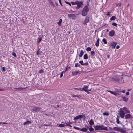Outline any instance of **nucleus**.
Listing matches in <instances>:
<instances>
[{
	"label": "nucleus",
	"instance_id": "nucleus-1",
	"mask_svg": "<svg viewBox=\"0 0 133 133\" xmlns=\"http://www.w3.org/2000/svg\"><path fill=\"white\" fill-rule=\"evenodd\" d=\"M121 75L120 72H118L115 76L112 77H107V78L108 81H112L122 83L124 82V80Z\"/></svg>",
	"mask_w": 133,
	"mask_h": 133
},
{
	"label": "nucleus",
	"instance_id": "nucleus-2",
	"mask_svg": "<svg viewBox=\"0 0 133 133\" xmlns=\"http://www.w3.org/2000/svg\"><path fill=\"white\" fill-rule=\"evenodd\" d=\"M89 5L84 6L81 15L83 16H86L89 10V8L88 7Z\"/></svg>",
	"mask_w": 133,
	"mask_h": 133
},
{
	"label": "nucleus",
	"instance_id": "nucleus-3",
	"mask_svg": "<svg viewBox=\"0 0 133 133\" xmlns=\"http://www.w3.org/2000/svg\"><path fill=\"white\" fill-rule=\"evenodd\" d=\"M124 127L121 128L120 127H115L113 128V130L115 131H119L121 133H125L126 131L124 130Z\"/></svg>",
	"mask_w": 133,
	"mask_h": 133
},
{
	"label": "nucleus",
	"instance_id": "nucleus-4",
	"mask_svg": "<svg viewBox=\"0 0 133 133\" xmlns=\"http://www.w3.org/2000/svg\"><path fill=\"white\" fill-rule=\"evenodd\" d=\"M94 128L95 130H108L107 127H104L103 125H102L101 126H95L94 127Z\"/></svg>",
	"mask_w": 133,
	"mask_h": 133
},
{
	"label": "nucleus",
	"instance_id": "nucleus-5",
	"mask_svg": "<svg viewBox=\"0 0 133 133\" xmlns=\"http://www.w3.org/2000/svg\"><path fill=\"white\" fill-rule=\"evenodd\" d=\"M119 112L121 118H123L125 115L124 112L122 110H121L120 109Z\"/></svg>",
	"mask_w": 133,
	"mask_h": 133
},
{
	"label": "nucleus",
	"instance_id": "nucleus-6",
	"mask_svg": "<svg viewBox=\"0 0 133 133\" xmlns=\"http://www.w3.org/2000/svg\"><path fill=\"white\" fill-rule=\"evenodd\" d=\"M68 16L70 18H72L74 19H76V17L75 15L74 14H69L68 15Z\"/></svg>",
	"mask_w": 133,
	"mask_h": 133
},
{
	"label": "nucleus",
	"instance_id": "nucleus-7",
	"mask_svg": "<svg viewBox=\"0 0 133 133\" xmlns=\"http://www.w3.org/2000/svg\"><path fill=\"white\" fill-rule=\"evenodd\" d=\"M76 4L77 6L81 7L83 5V1H76Z\"/></svg>",
	"mask_w": 133,
	"mask_h": 133
},
{
	"label": "nucleus",
	"instance_id": "nucleus-8",
	"mask_svg": "<svg viewBox=\"0 0 133 133\" xmlns=\"http://www.w3.org/2000/svg\"><path fill=\"white\" fill-rule=\"evenodd\" d=\"M81 72L79 70L77 71H73L72 73V76H76L77 75L80 74L81 73Z\"/></svg>",
	"mask_w": 133,
	"mask_h": 133
},
{
	"label": "nucleus",
	"instance_id": "nucleus-9",
	"mask_svg": "<svg viewBox=\"0 0 133 133\" xmlns=\"http://www.w3.org/2000/svg\"><path fill=\"white\" fill-rule=\"evenodd\" d=\"M115 33V31L114 30H111L109 33V36L110 37H112L114 36Z\"/></svg>",
	"mask_w": 133,
	"mask_h": 133
},
{
	"label": "nucleus",
	"instance_id": "nucleus-10",
	"mask_svg": "<svg viewBox=\"0 0 133 133\" xmlns=\"http://www.w3.org/2000/svg\"><path fill=\"white\" fill-rule=\"evenodd\" d=\"M89 16H87L85 18V19L83 22V24H85L89 22Z\"/></svg>",
	"mask_w": 133,
	"mask_h": 133
},
{
	"label": "nucleus",
	"instance_id": "nucleus-11",
	"mask_svg": "<svg viewBox=\"0 0 133 133\" xmlns=\"http://www.w3.org/2000/svg\"><path fill=\"white\" fill-rule=\"evenodd\" d=\"M83 116L82 115H79L75 117L74 118V120H76L79 119L81 118H82L83 117Z\"/></svg>",
	"mask_w": 133,
	"mask_h": 133
},
{
	"label": "nucleus",
	"instance_id": "nucleus-12",
	"mask_svg": "<svg viewBox=\"0 0 133 133\" xmlns=\"http://www.w3.org/2000/svg\"><path fill=\"white\" fill-rule=\"evenodd\" d=\"M123 110L126 113H130V111L129 109L127 108L126 107H124L122 108Z\"/></svg>",
	"mask_w": 133,
	"mask_h": 133
},
{
	"label": "nucleus",
	"instance_id": "nucleus-13",
	"mask_svg": "<svg viewBox=\"0 0 133 133\" xmlns=\"http://www.w3.org/2000/svg\"><path fill=\"white\" fill-rule=\"evenodd\" d=\"M35 52L36 55H38V56L42 55L43 54L42 51H40L39 50H38L37 51Z\"/></svg>",
	"mask_w": 133,
	"mask_h": 133
},
{
	"label": "nucleus",
	"instance_id": "nucleus-14",
	"mask_svg": "<svg viewBox=\"0 0 133 133\" xmlns=\"http://www.w3.org/2000/svg\"><path fill=\"white\" fill-rule=\"evenodd\" d=\"M125 117V119H128L130 118H132V116L130 114H127L126 115Z\"/></svg>",
	"mask_w": 133,
	"mask_h": 133
},
{
	"label": "nucleus",
	"instance_id": "nucleus-15",
	"mask_svg": "<svg viewBox=\"0 0 133 133\" xmlns=\"http://www.w3.org/2000/svg\"><path fill=\"white\" fill-rule=\"evenodd\" d=\"M79 63L82 65H87L88 64V63L87 62L85 63H84L83 61L82 60L80 61Z\"/></svg>",
	"mask_w": 133,
	"mask_h": 133
},
{
	"label": "nucleus",
	"instance_id": "nucleus-16",
	"mask_svg": "<svg viewBox=\"0 0 133 133\" xmlns=\"http://www.w3.org/2000/svg\"><path fill=\"white\" fill-rule=\"evenodd\" d=\"M88 88V86L87 85H84L83 86V90L84 91L86 92L87 93H89V92L87 91V90L88 89H87V88Z\"/></svg>",
	"mask_w": 133,
	"mask_h": 133
},
{
	"label": "nucleus",
	"instance_id": "nucleus-17",
	"mask_svg": "<svg viewBox=\"0 0 133 133\" xmlns=\"http://www.w3.org/2000/svg\"><path fill=\"white\" fill-rule=\"evenodd\" d=\"M100 39L98 38L95 44L96 46L97 47H98L99 45V41Z\"/></svg>",
	"mask_w": 133,
	"mask_h": 133
},
{
	"label": "nucleus",
	"instance_id": "nucleus-18",
	"mask_svg": "<svg viewBox=\"0 0 133 133\" xmlns=\"http://www.w3.org/2000/svg\"><path fill=\"white\" fill-rule=\"evenodd\" d=\"M40 109V108L39 107H36L32 109V110L34 111H39Z\"/></svg>",
	"mask_w": 133,
	"mask_h": 133
},
{
	"label": "nucleus",
	"instance_id": "nucleus-19",
	"mask_svg": "<svg viewBox=\"0 0 133 133\" xmlns=\"http://www.w3.org/2000/svg\"><path fill=\"white\" fill-rule=\"evenodd\" d=\"M50 5L51 6H53L54 7L55 6V5L53 3L52 1L51 0H48Z\"/></svg>",
	"mask_w": 133,
	"mask_h": 133
},
{
	"label": "nucleus",
	"instance_id": "nucleus-20",
	"mask_svg": "<svg viewBox=\"0 0 133 133\" xmlns=\"http://www.w3.org/2000/svg\"><path fill=\"white\" fill-rule=\"evenodd\" d=\"M31 122L30 121H27L26 122H25L23 123V125H25L26 124H31Z\"/></svg>",
	"mask_w": 133,
	"mask_h": 133
},
{
	"label": "nucleus",
	"instance_id": "nucleus-21",
	"mask_svg": "<svg viewBox=\"0 0 133 133\" xmlns=\"http://www.w3.org/2000/svg\"><path fill=\"white\" fill-rule=\"evenodd\" d=\"M123 100L127 102L128 100V98L124 96L122 97Z\"/></svg>",
	"mask_w": 133,
	"mask_h": 133
},
{
	"label": "nucleus",
	"instance_id": "nucleus-22",
	"mask_svg": "<svg viewBox=\"0 0 133 133\" xmlns=\"http://www.w3.org/2000/svg\"><path fill=\"white\" fill-rule=\"evenodd\" d=\"M87 129L86 128H83L80 129V130L81 131L84 132L87 131Z\"/></svg>",
	"mask_w": 133,
	"mask_h": 133
},
{
	"label": "nucleus",
	"instance_id": "nucleus-23",
	"mask_svg": "<svg viewBox=\"0 0 133 133\" xmlns=\"http://www.w3.org/2000/svg\"><path fill=\"white\" fill-rule=\"evenodd\" d=\"M84 54V52L83 50H81L80 51V54L79 55V56L80 57H82L83 54Z\"/></svg>",
	"mask_w": 133,
	"mask_h": 133
},
{
	"label": "nucleus",
	"instance_id": "nucleus-24",
	"mask_svg": "<svg viewBox=\"0 0 133 133\" xmlns=\"http://www.w3.org/2000/svg\"><path fill=\"white\" fill-rule=\"evenodd\" d=\"M119 117L118 116L116 118V122L117 124H120V121H119Z\"/></svg>",
	"mask_w": 133,
	"mask_h": 133
},
{
	"label": "nucleus",
	"instance_id": "nucleus-25",
	"mask_svg": "<svg viewBox=\"0 0 133 133\" xmlns=\"http://www.w3.org/2000/svg\"><path fill=\"white\" fill-rule=\"evenodd\" d=\"M89 124L91 125H93L94 124L93 120L92 119H91L89 122Z\"/></svg>",
	"mask_w": 133,
	"mask_h": 133
},
{
	"label": "nucleus",
	"instance_id": "nucleus-26",
	"mask_svg": "<svg viewBox=\"0 0 133 133\" xmlns=\"http://www.w3.org/2000/svg\"><path fill=\"white\" fill-rule=\"evenodd\" d=\"M117 43L116 42H112L111 43L112 45L113 46L114 48H115L117 44Z\"/></svg>",
	"mask_w": 133,
	"mask_h": 133
},
{
	"label": "nucleus",
	"instance_id": "nucleus-27",
	"mask_svg": "<svg viewBox=\"0 0 133 133\" xmlns=\"http://www.w3.org/2000/svg\"><path fill=\"white\" fill-rule=\"evenodd\" d=\"M116 19V17L115 16H114L110 18V20L111 21L113 20L114 21Z\"/></svg>",
	"mask_w": 133,
	"mask_h": 133
},
{
	"label": "nucleus",
	"instance_id": "nucleus-28",
	"mask_svg": "<svg viewBox=\"0 0 133 133\" xmlns=\"http://www.w3.org/2000/svg\"><path fill=\"white\" fill-rule=\"evenodd\" d=\"M84 58L85 59H87L88 58V55L87 54H85L84 56Z\"/></svg>",
	"mask_w": 133,
	"mask_h": 133
},
{
	"label": "nucleus",
	"instance_id": "nucleus-29",
	"mask_svg": "<svg viewBox=\"0 0 133 133\" xmlns=\"http://www.w3.org/2000/svg\"><path fill=\"white\" fill-rule=\"evenodd\" d=\"M62 19H61L59 20V21L57 23L58 24L59 26L61 25V23L62 22Z\"/></svg>",
	"mask_w": 133,
	"mask_h": 133
},
{
	"label": "nucleus",
	"instance_id": "nucleus-30",
	"mask_svg": "<svg viewBox=\"0 0 133 133\" xmlns=\"http://www.w3.org/2000/svg\"><path fill=\"white\" fill-rule=\"evenodd\" d=\"M42 38L41 37H39L37 39V42L38 43H39L41 41Z\"/></svg>",
	"mask_w": 133,
	"mask_h": 133
},
{
	"label": "nucleus",
	"instance_id": "nucleus-31",
	"mask_svg": "<svg viewBox=\"0 0 133 133\" xmlns=\"http://www.w3.org/2000/svg\"><path fill=\"white\" fill-rule=\"evenodd\" d=\"M108 91L110 92L111 94L114 95H117V94L116 93H115L114 92L112 91H111L110 90Z\"/></svg>",
	"mask_w": 133,
	"mask_h": 133
},
{
	"label": "nucleus",
	"instance_id": "nucleus-32",
	"mask_svg": "<svg viewBox=\"0 0 133 133\" xmlns=\"http://www.w3.org/2000/svg\"><path fill=\"white\" fill-rule=\"evenodd\" d=\"M65 125L64 124H61L59 125L58 126V127H65Z\"/></svg>",
	"mask_w": 133,
	"mask_h": 133
},
{
	"label": "nucleus",
	"instance_id": "nucleus-33",
	"mask_svg": "<svg viewBox=\"0 0 133 133\" xmlns=\"http://www.w3.org/2000/svg\"><path fill=\"white\" fill-rule=\"evenodd\" d=\"M75 66L76 67H77L78 66H80V64L78 63H76L75 64Z\"/></svg>",
	"mask_w": 133,
	"mask_h": 133
},
{
	"label": "nucleus",
	"instance_id": "nucleus-34",
	"mask_svg": "<svg viewBox=\"0 0 133 133\" xmlns=\"http://www.w3.org/2000/svg\"><path fill=\"white\" fill-rule=\"evenodd\" d=\"M91 48L90 47H87L86 49V50L87 51H91Z\"/></svg>",
	"mask_w": 133,
	"mask_h": 133
},
{
	"label": "nucleus",
	"instance_id": "nucleus-35",
	"mask_svg": "<svg viewBox=\"0 0 133 133\" xmlns=\"http://www.w3.org/2000/svg\"><path fill=\"white\" fill-rule=\"evenodd\" d=\"M102 41L105 44L107 43V42L106 39L105 38H104L102 39Z\"/></svg>",
	"mask_w": 133,
	"mask_h": 133
},
{
	"label": "nucleus",
	"instance_id": "nucleus-36",
	"mask_svg": "<svg viewBox=\"0 0 133 133\" xmlns=\"http://www.w3.org/2000/svg\"><path fill=\"white\" fill-rule=\"evenodd\" d=\"M73 128L74 129H77V130H80V129H81L80 128H78L77 127H76V126H74Z\"/></svg>",
	"mask_w": 133,
	"mask_h": 133
},
{
	"label": "nucleus",
	"instance_id": "nucleus-37",
	"mask_svg": "<svg viewBox=\"0 0 133 133\" xmlns=\"http://www.w3.org/2000/svg\"><path fill=\"white\" fill-rule=\"evenodd\" d=\"M112 25L115 26L116 27H117V24L116 23H115V22H113L112 23Z\"/></svg>",
	"mask_w": 133,
	"mask_h": 133
},
{
	"label": "nucleus",
	"instance_id": "nucleus-38",
	"mask_svg": "<svg viewBox=\"0 0 133 133\" xmlns=\"http://www.w3.org/2000/svg\"><path fill=\"white\" fill-rule=\"evenodd\" d=\"M44 72V71L42 69L40 70L39 72L40 74L43 73Z\"/></svg>",
	"mask_w": 133,
	"mask_h": 133
},
{
	"label": "nucleus",
	"instance_id": "nucleus-39",
	"mask_svg": "<svg viewBox=\"0 0 133 133\" xmlns=\"http://www.w3.org/2000/svg\"><path fill=\"white\" fill-rule=\"evenodd\" d=\"M71 3L72 5H75V4H76V1H75V2H71Z\"/></svg>",
	"mask_w": 133,
	"mask_h": 133
},
{
	"label": "nucleus",
	"instance_id": "nucleus-40",
	"mask_svg": "<svg viewBox=\"0 0 133 133\" xmlns=\"http://www.w3.org/2000/svg\"><path fill=\"white\" fill-rule=\"evenodd\" d=\"M94 130V128L92 127H91L89 128V130L90 131H93Z\"/></svg>",
	"mask_w": 133,
	"mask_h": 133
},
{
	"label": "nucleus",
	"instance_id": "nucleus-41",
	"mask_svg": "<svg viewBox=\"0 0 133 133\" xmlns=\"http://www.w3.org/2000/svg\"><path fill=\"white\" fill-rule=\"evenodd\" d=\"M103 115L105 116H108L109 115V114L108 112H104Z\"/></svg>",
	"mask_w": 133,
	"mask_h": 133
},
{
	"label": "nucleus",
	"instance_id": "nucleus-42",
	"mask_svg": "<svg viewBox=\"0 0 133 133\" xmlns=\"http://www.w3.org/2000/svg\"><path fill=\"white\" fill-rule=\"evenodd\" d=\"M63 73H64V72H63V71L61 73V75H60V78H62V76H63Z\"/></svg>",
	"mask_w": 133,
	"mask_h": 133
},
{
	"label": "nucleus",
	"instance_id": "nucleus-43",
	"mask_svg": "<svg viewBox=\"0 0 133 133\" xmlns=\"http://www.w3.org/2000/svg\"><path fill=\"white\" fill-rule=\"evenodd\" d=\"M12 55L15 57H17L16 54L15 52L13 53L12 54Z\"/></svg>",
	"mask_w": 133,
	"mask_h": 133
},
{
	"label": "nucleus",
	"instance_id": "nucleus-44",
	"mask_svg": "<svg viewBox=\"0 0 133 133\" xmlns=\"http://www.w3.org/2000/svg\"><path fill=\"white\" fill-rule=\"evenodd\" d=\"M2 71H5V68L4 66H3L2 68Z\"/></svg>",
	"mask_w": 133,
	"mask_h": 133
},
{
	"label": "nucleus",
	"instance_id": "nucleus-45",
	"mask_svg": "<svg viewBox=\"0 0 133 133\" xmlns=\"http://www.w3.org/2000/svg\"><path fill=\"white\" fill-rule=\"evenodd\" d=\"M95 53L94 51H91V55L93 56L95 55Z\"/></svg>",
	"mask_w": 133,
	"mask_h": 133
},
{
	"label": "nucleus",
	"instance_id": "nucleus-46",
	"mask_svg": "<svg viewBox=\"0 0 133 133\" xmlns=\"http://www.w3.org/2000/svg\"><path fill=\"white\" fill-rule=\"evenodd\" d=\"M65 3L66 4H69V5L70 6H71V4L70 3H69V2H66Z\"/></svg>",
	"mask_w": 133,
	"mask_h": 133
},
{
	"label": "nucleus",
	"instance_id": "nucleus-47",
	"mask_svg": "<svg viewBox=\"0 0 133 133\" xmlns=\"http://www.w3.org/2000/svg\"><path fill=\"white\" fill-rule=\"evenodd\" d=\"M72 96L74 97H79L78 96V95H72Z\"/></svg>",
	"mask_w": 133,
	"mask_h": 133
},
{
	"label": "nucleus",
	"instance_id": "nucleus-48",
	"mask_svg": "<svg viewBox=\"0 0 133 133\" xmlns=\"http://www.w3.org/2000/svg\"><path fill=\"white\" fill-rule=\"evenodd\" d=\"M79 90H80L81 91H84L83 88H79Z\"/></svg>",
	"mask_w": 133,
	"mask_h": 133
},
{
	"label": "nucleus",
	"instance_id": "nucleus-49",
	"mask_svg": "<svg viewBox=\"0 0 133 133\" xmlns=\"http://www.w3.org/2000/svg\"><path fill=\"white\" fill-rule=\"evenodd\" d=\"M110 13H111V12H108L107 14V15L108 16H110Z\"/></svg>",
	"mask_w": 133,
	"mask_h": 133
},
{
	"label": "nucleus",
	"instance_id": "nucleus-50",
	"mask_svg": "<svg viewBox=\"0 0 133 133\" xmlns=\"http://www.w3.org/2000/svg\"><path fill=\"white\" fill-rule=\"evenodd\" d=\"M126 95L128 96L129 95V93L128 92H126Z\"/></svg>",
	"mask_w": 133,
	"mask_h": 133
},
{
	"label": "nucleus",
	"instance_id": "nucleus-51",
	"mask_svg": "<svg viewBox=\"0 0 133 133\" xmlns=\"http://www.w3.org/2000/svg\"><path fill=\"white\" fill-rule=\"evenodd\" d=\"M117 6H119L121 5V4L120 3H118V4H117L116 5Z\"/></svg>",
	"mask_w": 133,
	"mask_h": 133
},
{
	"label": "nucleus",
	"instance_id": "nucleus-52",
	"mask_svg": "<svg viewBox=\"0 0 133 133\" xmlns=\"http://www.w3.org/2000/svg\"><path fill=\"white\" fill-rule=\"evenodd\" d=\"M0 123H2L3 124H7V123L6 122H0Z\"/></svg>",
	"mask_w": 133,
	"mask_h": 133
},
{
	"label": "nucleus",
	"instance_id": "nucleus-53",
	"mask_svg": "<svg viewBox=\"0 0 133 133\" xmlns=\"http://www.w3.org/2000/svg\"><path fill=\"white\" fill-rule=\"evenodd\" d=\"M107 57L109 59L110 57V55L109 54L107 55Z\"/></svg>",
	"mask_w": 133,
	"mask_h": 133
},
{
	"label": "nucleus",
	"instance_id": "nucleus-54",
	"mask_svg": "<svg viewBox=\"0 0 133 133\" xmlns=\"http://www.w3.org/2000/svg\"><path fill=\"white\" fill-rule=\"evenodd\" d=\"M59 0V1L60 4L62 6V4L61 3V0Z\"/></svg>",
	"mask_w": 133,
	"mask_h": 133
},
{
	"label": "nucleus",
	"instance_id": "nucleus-55",
	"mask_svg": "<svg viewBox=\"0 0 133 133\" xmlns=\"http://www.w3.org/2000/svg\"><path fill=\"white\" fill-rule=\"evenodd\" d=\"M80 7H79L78 6L76 7V8L77 9H79Z\"/></svg>",
	"mask_w": 133,
	"mask_h": 133
},
{
	"label": "nucleus",
	"instance_id": "nucleus-56",
	"mask_svg": "<svg viewBox=\"0 0 133 133\" xmlns=\"http://www.w3.org/2000/svg\"><path fill=\"white\" fill-rule=\"evenodd\" d=\"M125 90H123L122 91V92L123 93H125Z\"/></svg>",
	"mask_w": 133,
	"mask_h": 133
},
{
	"label": "nucleus",
	"instance_id": "nucleus-57",
	"mask_svg": "<svg viewBox=\"0 0 133 133\" xmlns=\"http://www.w3.org/2000/svg\"><path fill=\"white\" fill-rule=\"evenodd\" d=\"M74 89H75L77 90H79V88H75Z\"/></svg>",
	"mask_w": 133,
	"mask_h": 133
},
{
	"label": "nucleus",
	"instance_id": "nucleus-58",
	"mask_svg": "<svg viewBox=\"0 0 133 133\" xmlns=\"http://www.w3.org/2000/svg\"><path fill=\"white\" fill-rule=\"evenodd\" d=\"M119 45H117L116 47V48L117 49H119Z\"/></svg>",
	"mask_w": 133,
	"mask_h": 133
},
{
	"label": "nucleus",
	"instance_id": "nucleus-59",
	"mask_svg": "<svg viewBox=\"0 0 133 133\" xmlns=\"http://www.w3.org/2000/svg\"><path fill=\"white\" fill-rule=\"evenodd\" d=\"M66 126H69L70 125V123H66Z\"/></svg>",
	"mask_w": 133,
	"mask_h": 133
},
{
	"label": "nucleus",
	"instance_id": "nucleus-60",
	"mask_svg": "<svg viewBox=\"0 0 133 133\" xmlns=\"http://www.w3.org/2000/svg\"><path fill=\"white\" fill-rule=\"evenodd\" d=\"M20 89H21V90L24 89V88H23L22 87H20Z\"/></svg>",
	"mask_w": 133,
	"mask_h": 133
},
{
	"label": "nucleus",
	"instance_id": "nucleus-61",
	"mask_svg": "<svg viewBox=\"0 0 133 133\" xmlns=\"http://www.w3.org/2000/svg\"><path fill=\"white\" fill-rule=\"evenodd\" d=\"M15 89H18V90H20V88H15Z\"/></svg>",
	"mask_w": 133,
	"mask_h": 133
},
{
	"label": "nucleus",
	"instance_id": "nucleus-62",
	"mask_svg": "<svg viewBox=\"0 0 133 133\" xmlns=\"http://www.w3.org/2000/svg\"><path fill=\"white\" fill-rule=\"evenodd\" d=\"M57 108H58V107H59V105L58 104V105H57Z\"/></svg>",
	"mask_w": 133,
	"mask_h": 133
},
{
	"label": "nucleus",
	"instance_id": "nucleus-63",
	"mask_svg": "<svg viewBox=\"0 0 133 133\" xmlns=\"http://www.w3.org/2000/svg\"><path fill=\"white\" fill-rule=\"evenodd\" d=\"M131 90V89H128V91H130Z\"/></svg>",
	"mask_w": 133,
	"mask_h": 133
},
{
	"label": "nucleus",
	"instance_id": "nucleus-64",
	"mask_svg": "<svg viewBox=\"0 0 133 133\" xmlns=\"http://www.w3.org/2000/svg\"><path fill=\"white\" fill-rule=\"evenodd\" d=\"M106 31H107V32H108L109 31V30H108V29H106Z\"/></svg>",
	"mask_w": 133,
	"mask_h": 133
}]
</instances>
